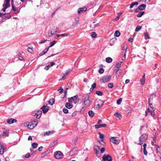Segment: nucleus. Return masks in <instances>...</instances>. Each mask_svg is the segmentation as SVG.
Returning <instances> with one entry per match:
<instances>
[{"mask_svg": "<svg viewBox=\"0 0 161 161\" xmlns=\"http://www.w3.org/2000/svg\"><path fill=\"white\" fill-rule=\"evenodd\" d=\"M84 107H89L92 103V102L89 99L88 96H84L82 97Z\"/></svg>", "mask_w": 161, "mask_h": 161, "instance_id": "obj_1", "label": "nucleus"}, {"mask_svg": "<svg viewBox=\"0 0 161 161\" xmlns=\"http://www.w3.org/2000/svg\"><path fill=\"white\" fill-rule=\"evenodd\" d=\"M37 123V119H35L28 123L27 125V127L30 129H32L36 126Z\"/></svg>", "mask_w": 161, "mask_h": 161, "instance_id": "obj_2", "label": "nucleus"}, {"mask_svg": "<svg viewBox=\"0 0 161 161\" xmlns=\"http://www.w3.org/2000/svg\"><path fill=\"white\" fill-rule=\"evenodd\" d=\"M147 136L146 134H142L139 138V142L138 143L139 145H142L145 142L147 138Z\"/></svg>", "mask_w": 161, "mask_h": 161, "instance_id": "obj_3", "label": "nucleus"}, {"mask_svg": "<svg viewBox=\"0 0 161 161\" xmlns=\"http://www.w3.org/2000/svg\"><path fill=\"white\" fill-rule=\"evenodd\" d=\"M111 78V76L109 75H106L103 76L100 79V81L102 82L105 83L109 81Z\"/></svg>", "mask_w": 161, "mask_h": 161, "instance_id": "obj_4", "label": "nucleus"}, {"mask_svg": "<svg viewBox=\"0 0 161 161\" xmlns=\"http://www.w3.org/2000/svg\"><path fill=\"white\" fill-rule=\"evenodd\" d=\"M78 97L77 95H76L71 97L69 99V102L73 101L75 103H76L80 101V99L78 98Z\"/></svg>", "mask_w": 161, "mask_h": 161, "instance_id": "obj_5", "label": "nucleus"}, {"mask_svg": "<svg viewBox=\"0 0 161 161\" xmlns=\"http://www.w3.org/2000/svg\"><path fill=\"white\" fill-rule=\"evenodd\" d=\"M110 141L113 143L118 144L119 143L120 141L119 139L116 137H112L110 138Z\"/></svg>", "mask_w": 161, "mask_h": 161, "instance_id": "obj_6", "label": "nucleus"}, {"mask_svg": "<svg viewBox=\"0 0 161 161\" xmlns=\"http://www.w3.org/2000/svg\"><path fill=\"white\" fill-rule=\"evenodd\" d=\"M98 104L94 106V108L97 109H98L101 107L103 106L104 102L101 100H99L98 102Z\"/></svg>", "mask_w": 161, "mask_h": 161, "instance_id": "obj_7", "label": "nucleus"}, {"mask_svg": "<svg viewBox=\"0 0 161 161\" xmlns=\"http://www.w3.org/2000/svg\"><path fill=\"white\" fill-rule=\"evenodd\" d=\"M55 157L57 159H60L63 158V155L60 151L56 152L54 153Z\"/></svg>", "mask_w": 161, "mask_h": 161, "instance_id": "obj_8", "label": "nucleus"}, {"mask_svg": "<svg viewBox=\"0 0 161 161\" xmlns=\"http://www.w3.org/2000/svg\"><path fill=\"white\" fill-rule=\"evenodd\" d=\"M103 159L104 161H112L111 157L109 155H104L103 157Z\"/></svg>", "mask_w": 161, "mask_h": 161, "instance_id": "obj_9", "label": "nucleus"}, {"mask_svg": "<svg viewBox=\"0 0 161 161\" xmlns=\"http://www.w3.org/2000/svg\"><path fill=\"white\" fill-rule=\"evenodd\" d=\"M57 32V28L56 27H54L52 29L50 33L48 34L49 37L52 36L53 35L55 34Z\"/></svg>", "mask_w": 161, "mask_h": 161, "instance_id": "obj_10", "label": "nucleus"}, {"mask_svg": "<svg viewBox=\"0 0 161 161\" xmlns=\"http://www.w3.org/2000/svg\"><path fill=\"white\" fill-rule=\"evenodd\" d=\"M6 151V148L0 143V154L2 155Z\"/></svg>", "mask_w": 161, "mask_h": 161, "instance_id": "obj_11", "label": "nucleus"}, {"mask_svg": "<svg viewBox=\"0 0 161 161\" xmlns=\"http://www.w3.org/2000/svg\"><path fill=\"white\" fill-rule=\"evenodd\" d=\"M77 149L75 148H74L71 150L70 153V155L71 156H73L77 154Z\"/></svg>", "mask_w": 161, "mask_h": 161, "instance_id": "obj_12", "label": "nucleus"}, {"mask_svg": "<svg viewBox=\"0 0 161 161\" xmlns=\"http://www.w3.org/2000/svg\"><path fill=\"white\" fill-rule=\"evenodd\" d=\"M86 8L85 7L79 8L78 10V13L79 14H80L81 13L84 11H86Z\"/></svg>", "mask_w": 161, "mask_h": 161, "instance_id": "obj_13", "label": "nucleus"}, {"mask_svg": "<svg viewBox=\"0 0 161 161\" xmlns=\"http://www.w3.org/2000/svg\"><path fill=\"white\" fill-rule=\"evenodd\" d=\"M10 0H6L4 4H3V6L7 8L10 6Z\"/></svg>", "mask_w": 161, "mask_h": 161, "instance_id": "obj_14", "label": "nucleus"}, {"mask_svg": "<svg viewBox=\"0 0 161 161\" xmlns=\"http://www.w3.org/2000/svg\"><path fill=\"white\" fill-rule=\"evenodd\" d=\"M106 124H98L95 125V128L96 129H98L102 127H106Z\"/></svg>", "mask_w": 161, "mask_h": 161, "instance_id": "obj_15", "label": "nucleus"}, {"mask_svg": "<svg viewBox=\"0 0 161 161\" xmlns=\"http://www.w3.org/2000/svg\"><path fill=\"white\" fill-rule=\"evenodd\" d=\"M99 22L96 21H94L91 24L90 27L92 28H95L97 26V25L98 24Z\"/></svg>", "mask_w": 161, "mask_h": 161, "instance_id": "obj_16", "label": "nucleus"}, {"mask_svg": "<svg viewBox=\"0 0 161 161\" xmlns=\"http://www.w3.org/2000/svg\"><path fill=\"white\" fill-rule=\"evenodd\" d=\"M71 71V70H70V69H69V70H67L65 73L64 74H63V75L62 76V77L61 79V80H64V77L66 76H67L68 75V74H69V73L70 71Z\"/></svg>", "mask_w": 161, "mask_h": 161, "instance_id": "obj_17", "label": "nucleus"}, {"mask_svg": "<svg viewBox=\"0 0 161 161\" xmlns=\"http://www.w3.org/2000/svg\"><path fill=\"white\" fill-rule=\"evenodd\" d=\"M17 120L14 119H8L7 120V122L9 124H11L16 122Z\"/></svg>", "mask_w": 161, "mask_h": 161, "instance_id": "obj_18", "label": "nucleus"}, {"mask_svg": "<svg viewBox=\"0 0 161 161\" xmlns=\"http://www.w3.org/2000/svg\"><path fill=\"white\" fill-rule=\"evenodd\" d=\"M44 113H46L48 110V109L46 108V106H44L41 108Z\"/></svg>", "mask_w": 161, "mask_h": 161, "instance_id": "obj_19", "label": "nucleus"}, {"mask_svg": "<svg viewBox=\"0 0 161 161\" xmlns=\"http://www.w3.org/2000/svg\"><path fill=\"white\" fill-rule=\"evenodd\" d=\"M146 7V5L145 4H142L139 5L138 7V8L140 10H143Z\"/></svg>", "mask_w": 161, "mask_h": 161, "instance_id": "obj_20", "label": "nucleus"}, {"mask_svg": "<svg viewBox=\"0 0 161 161\" xmlns=\"http://www.w3.org/2000/svg\"><path fill=\"white\" fill-rule=\"evenodd\" d=\"M141 84L142 85H143L145 82V74H144L142 79L140 80Z\"/></svg>", "mask_w": 161, "mask_h": 161, "instance_id": "obj_21", "label": "nucleus"}, {"mask_svg": "<svg viewBox=\"0 0 161 161\" xmlns=\"http://www.w3.org/2000/svg\"><path fill=\"white\" fill-rule=\"evenodd\" d=\"M58 141L57 140H55L54 141L52 142L50 145H49V147H53L54 145H55L57 143Z\"/></svg>", "mask_w": 161, "mask_h": 161, "instance_id": "obj_22", "label": "nucleus"}, {"mask_svg": "<svg viewBox=\"0 0 161 161\" xmlns=\"http://www.w3.org/2000/svg\"><path fill=\"white\" fill-rule=\"evenodd\" d=\"M36 112L37 115H36V117L38 119H39L41 117L42 112L41 111H36Z\"/></svg>", "mask_w": 161, "mask_h": 161, "instance_id": "obj_23", "label": "nucleus"}, {"mask_svg": "<svg viewBox=\"0 0 161 161\" xmlns=\"http://www.w3.org/2000/svg\"><path fill=\"white\" fill-rule=\"evenodd\" d=\"M65 107L68 108L69 109L71 108L73 105L68 103H67L65 104Z\"/></svg>", "mask_w": 161, "mask_h": 161, "instance_id": "obj_24", "label": "nucleus"}, {"mask_svg": "<svg viewBox=\"0 0 161 161\" xmlns=\"http://www.w3.org/2000/svg\"><path fill=\"white\" fill-rule=\"evenodd\" d=\"M106 61L108 63H110L112 61V59L110 57H108L106 58Z\"/></svg>", "mask_w": 161, "mask_h": 161, "instance_id": "obj_25", "label": "nucleus"}, {"mask_svg": "<svg viewBox=\"0 0 161 161\" xmlns=\"http://www.w3.org/2000/svg\"><path fill=\"white\" fill-rule=\"evenodd\" d=\"M88 114L90 117H93L94 116V113L92 111L90 110L88 112Z\"/></svg>", "mask_w": 161, "mask_h": 161, "instance_id": "obj_26", "label": "nucleus"}, {"mask_svg": "<svg viewBox=\"0 0 161 161\" xmlns=\"http://www.w3.org/2000/svg\"><path fill=\"white\" fill-rule=\"evenodd\" d=\"M12 9L11 10L12 11L14 12L15 13H16L18 12V9L17 8H15L14 7L13 5H12Z\"/></svg>", "mask_w": 161, "mask_h": 161, "instance_id": "obj_27", "label": "nucleus"}, {"mask_svg": "<svg viewBox=\"0 0 161 161\" xmlns=\"http://www.w3.org/2000/svg\"><path fill=\"white\" fill-rule=\"evenodd\" d=\"M138 4L137 2H136L134 3H132L130 6V8H132L135 5H137Z\"/></svg>", "mask_w": 161, "mask_h": 161, "instance_id": "obj_28", "label": "nucleus"}, {"mask_svg": "<svg viewBox=\"0 0 161 161\" xmlns=\"http://www.w3.org/2000/svg\"><path fill=\"white\" fill-rule=\"evenodd\" d=\"M49 48V47H48V48H46V49H45L43 50V51L42 52V53H41L40 55L41 56H42V55L45 54L46 53H47Z\"/></svg>", "mask_w": 161, "mask_h": 161, "instance_id": "obj_29", "label": "nucleus"}, {"mask_svg": "<svg viewBox=\"0 0 161 161\" xmlns=\"http://www.w3.org/2000/svg\"><path fill=\"white\" fill-rule=\"evenodd\" d=\"M114 115L119 119H121V114L118 112L115 113L114 114Z\"/></svg>", "mask_w": 161, "mask_h": 161, "instance_id": "obj_30", "label": "nucleus"}, {"mask_svg": "<svg viewBox=\"0 0 161 161\" xmlns=\"http://www.w3.org/2000/svg\"><path fill=\"white\" fill-rule=\"evenodd\" d=\"M54 132V131H47L46 132L45 134L47 136H49L50 134H53Z\"/></svg>", "mask_w": 161, "mask_h": 161, "instance_id": "obj_31", "label": "nucleus"}, {"mask_svg": "<svg viewBox=\"0 0 161 161\" xmlns=\"http://www.w3.org/2000/svg\"><path fill=\"white\" fill-rule=\"evenodd\" d=\"M144 11H142L139 12L137 15V16L138 17H141L144 14Z\"/></svg>", "mask_w": 161, "mask_h": 161, "instance_id": "obj_32", "label": "nucleus"}, {"mask_svg": "<svg viewBox=\"0 0 161 161\" xmlns=\"http://www.w3.org/2000/svg\"><path fill=\"white\" fill-rule=\"evenodd\" d=\"M31 146L33 148H36L38 146V144L36 143H33L32 144Z\"/></svg>", "mask_w": 161, "mask_h": 161, "instance_id": "obj_33", "label": "nucleus"}, {"mask_svg": "<svg viewBox=\"0 0 161 161\" xmlns=\"http://www.w3.org/2000/svg\"><path fill=\"white\" fill-rule=\"evenodd\" d=\"M56 42L55 41H53V42H50V45L49 47H48L49 48L50 47H52L56 43Z\"/></svg>", "mask_w": 161, "mask_h": 161, "instance_id": "obj_34", "label": "nucleus"}, {"mask_svg": "<svg viewBox=\"0 0 161 161\" xmlns=\"http://www.w3.org/2000/svg\"><path fill=\"white\" fill-rule=\"evenodd\" d=\"M54 99L52 98L48 102V103L51 105H52L54 103Z\"/></svg>", "mask_w": 161, "mask_h": 161, "instance_id": "obj_35", "label": "nucleus"}, {"mask_svg": "<svg viewBox=\"0 0 161 161\" xmlns=\"http://www.w3.org/2000/svg\"><path fill=\"white\" fill-rule=\"evenodd\" d=\"M120 32L118 31H116L114 33L115 36L117 37L119 36L120 35Z\"/></svg>", "mask_w": 161, "mask_h": 161, "instance_id": "obj_36", "label": "nucleus"}, {"mask_svg": "<svg viewBox=\"0 0 161 161\" xmlns=\"http://www.w3.org/2000/svg\"><path fill=\"white\" fill-rule=\"evenodd\" d=\"M122 13L121 12L119 13L115 19V20H118L119 19V17Z\"/></svg>", "mask_w": 161, "mask_h": 161, "instance_id": "obj_37", "label": "nucleus"}, {"mask_svg": "<svg viewBox=\"0 0 161 161\" xmlns=\"http://www.w3.org/2000/svg\"><path fill=\"white\" fill-rule=\"evenodd\" d=\"M144 37L145 39H149L150 37H149L148 34L147 32H145L144 33Z\"/></svg>", "mask_w": 161, "mask_h": 161, "instance_id": "obj_38", "label": "nucleus"}, {"mask_svg": "<svg viewBox=\"0 0 161 161\" xmlns=\"http://www.w3.org/2000/svg\"><path fill=\"white\" fill-rule=\"evenodd\" d=\"M141 29V27L140 26H137L136 28L135 31L136 32H138Z\"/></svg>", "mask_w": 161, "mask_h": 161, "instance_id": "obj_39", "label": "nucleus"}, {"mask_svg": "<svg viewBox=\"0 0 161 161\" xmlns=\"http://www.w3.org/2000/svg\"><path fill=\"white\" fill-rule=\"evenodd\" d=\"M8 132L6 131H4L3 132V134H2V136L5 137L6 136H8Z\"/></svg>", "mask_w": 161, "mask_h": 161, "instance_id": "obj_40", "label": "nucleus"}, {"mask_svg": "<svg viewBox=\"0 0 161 161\" xmlns=\"http://www.w3.org/2000/svg\"><path fill=\"white\" fill-rule=\"evenodd\" d=\"M91 36L92 37L95 38L97 36V34L95 32H93L92 33Z\"/></svg>", "mask_w": 161, "mask_h": 161, "instance_id": "obj_41", "label": "nucleus"}, {"mask_svg": "<svg viewBox=\"0 0 161 161\" xmlns=\"http://www.w3.org/2000/svg\"><path fill=\"white\" fill-rule=\"evenodd\" d=\"M28 51L30 53H32L33 52V50L32 49V48L28 47L27 49Z\"/></svg>", "mask_w": 161, "mask_h": 161, "instance_id": "obj_42", "label": "nucleus"}, {"mask_svg": "<svg viewBox=\"0 0 161 161\" xmlns=\"http://www.w3.org/2000/svg\"><path fill=\"white\" fill-rule=\"evenodd\" d=\"M98 134L99 135L100 138L103 139L104 138V135L103 134L101 133L100 132H98Z\"/></svg>", "mask_w": 161, "mask_h": 161, "instance_id": "obj_43", "label": "nucleus"}, {"mask_svg": "<svg viewBox=\"0 0 161 161\" xmlns=\"http://www.w3.org/2000/svg\"><path fill=\"white\" fill-rule=\"evenodd\" d=\"M113 84L112 83H110L108 84V87L109 88H111L113 87Z\"/></svg>", "mask_w": 161, "mask_h": 161, "instance_id": "obj_44", "label": "nucleus"}, {"mask_svg": "<svg viewBox=\"0 0 161 161\" xmlns=\"http://www.w3.org/2000/svg\"><path fill=\"white\" fill-rule=\"evenodd\" d=\"M122 101V98H120L117 101V103L119 105V104H120Z\"/></svg>", "mask_w": 161, "mask_h": 161, "instance_id": "obj_45", "label": "nucleus"}, {"mask_svg": "<svg viewBox=\"0 0 161 161\" xmlns=\"http://www.w3.org/2000/svg\"><path fill=\"white\" fill-rule=\"evenodd\" d=\"M122 63V62H118V63L116 64V67L118 68H120V66H121V63Z\"/></svg>", "mask_w": 161, "mask_h": 161, "instance_id": "obj_46", "label": "nucleus"}, {"mask_svg": "<svg viewBox=\"0 0 161 161\" xmlns=\"http://www.w3.org/2000/svg\"><path fill=\"white\" fill-rule=\"evenodd\" d=\"M96 94L99 96H102L103 94V93L101 91H97L96 92Z\"/></svg>", "mask_w": 161, "mask_h": 161, "instance_id": "obj_47", "label": "nucleus"}, {"mask_svg": "<svg viewBox=\"0 0 161 161\" xmlns=\"http://www.w3.org/2000/svg\"><path fill=\"white\" fill-rule=\"evenodd\" d=\"M104 71V69L103 68L100 69L98 71V72L99 73L101 74H103Z\"/></svg>", "mask_w": 161, "mask_h": 161, "instance_id": "obj_48", "label": "nucleus"}, {"mask_svg": "<svg viewBox=\"0 0 161 161\" xmlns=\"http://www.w3.org/2000/svg\"><path fill=\"white\" fill-rule=\"evenodd\" d=\"M126 50H125V52L124 53V56H122L121 58V59L122 60H124L125 59V56H126L125 53H126Z\"/></svg>", "mask_w": 161, "mask_h": 161, "instance_id": "obj_49", "label": "nucleus"}, {"mask_svg": "<svg viewBox=\"0 0 161 161\" xmlns=\"http://www.w3.org/2000/svg\"><path fill=\"white\" fill-rule=\"evenodd\" d=\"M63 112L65 114H67L68 112V110L66 108H63Z\"/></svg>", "mask_w": 161, "mask_h": 161, "instance_id": "obj_50", "label": "nucleus"}, {"mask_svg": "<svg viewBox=\"0 0 161 161\" xmlns=\"http://www.w3.org/2000/svg\"><path fill=\"white\" fill-rule=\"evenodd\" d=\"M131 108L130 107H128L127 108V112L129 113L131 112Z\"/></svg>", "mask_w": 161, "mask_h": 161, "instance_id": "obj_51", "label": "nucleus"}, {"mask_svg": "<svg viewBox=\"0 0 161 161\" xmlns=\"http://www.w3.org/2000/svg\"><path fill=\"white\" fill-rule=\"evenodd\" d=\"M50 68V65H48L45 66L44 68V69L46 70H47L49 69Z\"/></svg>", "mask_w": 161, "mask_h": 161, "instance_id": "obj_52", "label": "nucleus"}, {"mask_svg": "<svg viewBox=\"0 0 161 161\" xmlns=\"http://www.w3.org/2000/svg\"><path fill=\"white\" fill-rule=\"evenodd\" d=\"M143 153L144 155H147V152L146 150V149H143Z\"/></svg>", "mask_w": 161, "mask_h": 161, "instance_id": "obj_53", "label": "nucleus"}, {"mask_svg": "<svg viewBox=\"0 0 161 161\" xmlns=\"http://www.w3.org/2000/svg\"><path fill=\"white\" fill-rule=\"evenodd\" d=\"M96 83H94L92 85V87L94 89L96 87Z\"/></svg>", "mask_w": 161, "mask_h": 161, "instance_id": "obj_54", "label": "nucleus"}, {"mask_svg": "<svg viewBox=\"0 0 161 161\" xmlns=\"http://www.w3.org/2000/svg\"><path fill=\"white\" fill-rule=\"evenodd\" d=\"M36 112V111L33 112L32 113V115L33 116H36V115H37Z\"/></svg>", "mask_w": 161, "mask_h": 161, "instance_id": "obj_55", "label": "nucleus"}, {"mask_svg": "<svg viewBox=\"0 0 161 161\" xmlns=\"http://www.w3.org/2000/svg\"><path fill=\"white\" fill-rule=\"evenodd\" d=\"M150 112H151V115L152 116H153L154 115V110L153 109L152 110H151Z\"/></svg>", "mask_w": 161, "mask_h": 161, "instance_id": "obj_56", "label": "nucleus"}, {"mask_svg": "<svg viewBox=\"0 0 161 161\" xmlns=\"http://www.w3.org/2000/svg\"><path fill=\"white\" fill-rule=\"evenodd\" d=\"M105 151V149L103 147L101 149V151H100L101 153H103Z\"/></svg>", "mask_w": 161, "mask_h": 161, "instance_id": "obj_57", "label": "nucleus"}, {"mask_svg": "<svg viewBox=\"0 0 161 161\" xmlns=\"http://www.w3.org/2000/svg\"><path fill=\"white\" fill-rule=\"evenodd\" d=\"M149 108H148L147 109L145 112V115L146 116L148 114V113L149 112Z\"/></svg>", "mask_w": 161, "mask_h": 161, "instance_id": "obj_58", "label": "nucleus"}, {"mask_svg": "<svg viewBox=\"0 0 161 161\" xmlns=\"http://www.w3.org/2000/svg\"><path fill=\"white\" fill-rule=\"evenodd\" d=\"M68 36V33H64L63 34H62L60 35V36Z\"/></svg>", "mask_w": 161, "mask_h": 161, "instance_id": "obj_59", "label": "nucleus"}, {"mask_svg": "<svg viewBox=\"0 0 161 161\" xmlns=\"http://www.w3.org/2000/svg\"><path fill=\"white\" fill-rule=\"evenodd\" d=\"M148 104L150 108H153V105L152 103H151L150 102H148Z\"/></svg>", "mask_w": 161, "mask_h": 161, "instance_id": "obj_60", "label": "nucleus"}, {"mask_svg": "<svg viewBox=\"0 0 161 161\" xmlns=\"http://www.w3.org/2000/svg\"><path fill=\"white\" fill-rule=\"evenodd\" d=\"M59 90H60V93H62L63 91V89L61 87L60 89H58V91H59Z\"/></svg>", "mask_w": 161, "mask_h": 161, "instance_id": "obj_61", "label": "nucleus"}, {"mask_svg": "<svg viewBox=\"0 0 161 161\" xmlns=\"http://www.w3.org/2000/svg\"><path fill=\"white\" fill-rule=\"evenodd\" d=\"M123 48L125 50H126L127 48V45H125L123 47Z\"/></svg>", "mask_w": 161, "mask_h": 161, "instance_id": "obj_62", "label": "nucleus"}, {"mask_svg": "<svg viewBox=\"0 0 161 161\" xmlns=\"http://www.w3.org/2000/svg\"><path fill=\"white\" fill-rule=\"evenodd\" d=\"M43 148V147L41 146V147H40L39 148H38V151H42V149Z\"/></svg>", "mask_w": 161, "mask_h": 161, "instance_id": "obj_63", "label": "nucleus"}, {"mask_svg": "<svg viewBox=\"0 0 161 161\" xmlns=\"http://www.w3.org/2000/svg\"><path fill=\"white\" fill-rule=\"evenodd\" d=\"M76 114V112H74L73 113H72V116L74 117L75 116Z\"/></svg>", "mask_w": 161, "mask_h": 161, "instance_id": "obj_64", "label": "nucleus"}]
</instances>
